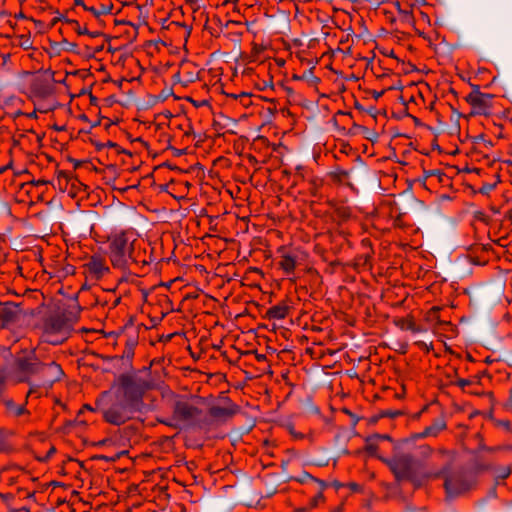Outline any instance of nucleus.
I'll return each instance as SVG.
<instances>
[{"label": "nucleus", "instance_id": "nucleus-1", "mask_svg": "<svg viewBox=\"0 0 512 512\" xmlns=\"http://www.w3.org/2000/svg\"><path fill=\"white\" fill-rule=\"evenodd\" d=\"M108 257L111 265L121 271L131 270L136 266H146L152 261L143 240L134 229L112 233L108 239Z\"/></svg>", "mask_w": 512, "mask_h": 512}, {"label": "nucleus", "instance_id": "nucleus-2", "mask_svg": "<svg viewBox=\"0 0 512 512\" xmlns=\"http://www.w3.org/2000/svg\"><path fill=\"white\" fill-rule=\"evenodd\" d=\"M14 370L18 382H30L37 375L47 388L64 377L61 365L55 361L44 362L37 349L22 350L14 361Z\"/></svg>", "mask_w": 512, "mask_h": 512}, {"label": "nucleus", "instance_id": "nucleus-3", "mask_svg": "<svg viewBox=\"0 0 512 512\" xmlns=\"http://www.w3.org/2000/svg\"><path fill=\"white\" fill-rule=\"evenodd\" d=\"M79 311V308L74 306L66 309L57 308L45 313L39 324L41 341L55 346L67 341L78 321Z\"/></svg>", "mask_w": 512, "mask_h": 512}, {"label": "nucleus", "instance_id": "nucleus-4", "mask_svg": "<svg viewBox=\"0 0 512 512\" xmlns=\"http://www.w3.org/2000/svg\"><path fill=\"white\" fill-rule=\"evenodd\" d=\"M148 388L149 384L146 380L135 375L122 374L112 384L109 391L102 393V398L96 401V405L99 407L104 398L113 395L116 399L123 400L137 411H141L143 396Z\"/></svg>", "mask_w": 512, "mask_h": 512}, {"label": "nucleus", "instance_id": "nucleus-5", "mask_svg": "<svg viewBox=\"0 0 512 512\" xmlns=\"http://www.w3.org/2000/svg\"><path fill=\"white\" fill-rule=\"evenodd\" d=\"M380 459L390 468L398 482L411 481L416 486H420L428 480L440 478L446 472V469H441L420 473V463L410 454H399L392 458L380 457Z\"/></svg>", "mask_w": 512, "mask_h": 512}, {"label": "nucleus", "instance_id": "nucleus-6", "mask_svg": "<svg viewBox=\"0 0 512 512\" xmlns=\"http://www.w3.org/2000/svg\"><path fill=\"white\" fill-rule=\"evenodd\" d=\"M200 414L201 410L197 406H194L188 400L178 399L174 402L172 415L160 420V423L171 428H180L182 424L191 423Z\"/></svg>", "mask_w": 512, "mask_h": 512}, {"label": "nucleus", "instance_id": "nucleus-7", "mask_svg": "<svg viewBox=\"0 0 512 512\" xmlns=\"http://www.w3.org/2000/svg\"><path fill=\"white\" fill-rule=\"evenodd\" d=\"M138 412L135 408L123 400H118L114 397L113 402L107 407L102 409L103 418L106 422L113 425H122L130 420L134 413Z\"/></svg>", "mask_w": 512, "mask_h": 512}, {"label": "nucleus", "instance_id": "nucleus-8", "mask_svg": "<svg viewBox=\"0 0 512 512\" xmlns=\"http://www.w3.org/2000/svg\"><path fill=\"white\" fill-rule=\"evenodd\" d=\"M465 99L471 107V115L490 116L493 114L495 95L481 92L479 86H474Z\"/></svg>", "mask_w": 512, "mask_h": 512}, {"label": "nucleus", "instance_id": "nucleus-9", "mask_svg": "<svg viewBox=\"0 0 512 512\" xmlns=\"http://www.w3.org/2000/svg\"><path fill=\"white\" fill-rule=\"evenodd\" d=\"M442 469H446V472L440 477L445 476L444 487L448 496L453 497L460 495L473 486V482L468 478L465 472L457 471L452 474H447L449 468L445 466Z\"/></svg>", "mask_w": 512, "mask_h": 512}, {"label": "nucleus", "instance_id": "nucleus-10", "mask_svg": "<svg viewBox=\"0 0 512 512\" xmlns=\"http://www.w3.org/2000/svg\"><path fill=\"white\" fill-rule=\"evenodd\" d=\"M86 278L92 281H98L110 273V268L106 259L101 254H93L83 264Z\"/></svg>", "mask_w": 512, "mask_h": 512}, {"label": "nucleus", "instance_id": "nucleus-11", "mask_svg": "<svg viewBox=\"0 0 512 512\" xmlns=\"http://www.w3.org/2000/svg\"><path fill=\"white\" fill-rule=\"evenodd\" d=\"M279 261L278 266L286 275L294 273L299 260V251L281 246L278 249Z\"/></svg>", "mask_w": 512, "mask_h": 512}, {"label": "nucleus", "instance_id": "nucleus-12", "mask_svg": "<svg viewBox=\"0 0 512 512\" xmlns=\"http://www.w3.org/2000/svg\"><path fill=\"white\" fill-rule=\"evenodd\" d=\"M30 98L43 100L53 94V85L44 78H35L29 86Z\"/></svg>", "mask_w": 512, "mask_h": 512}, {"label": "nucleus", "instance_id": "nucleus-13", "mask_svg": "<svg viewBox=\"0 0 512 512\" xmlns=\"http://www.w3.org/2000/svg\"><path fill=\"white\" fill-rule=\"evenodd\" d=\"M22 310L20 306L14 302H0V321L3 325H10L16 323Z\"/></svg>", "mask_w": 512, "mask_h": 512}, {"label": "nucleus", "instance_id": "nucleus-14", "mask_svg": "<svg viewBox=\"0 0 512 512\" xmlns=\"http://www.w3.org/2000/svg\"><path fill=\"white\" fill-rule=\"evenodd\" d=\"M238 412L239 406L232 403L229 399H227L224 406L215 405L209 408V415L216 420H227Z\"/></svg>", "mask_w": 512, "mask_h": 512}, {"label": "nucleus", "instance_id": "nucleus-15", "mask_svg": "<svg viewBox=\"0 0 512 512\" xmlns=\"http://www.w3.org/2000/svg\"><path fill=\"white\" fill-rule=\"evenodd\" d=\"M0 403L5 408V414L9 417H15L18 418L22 415H28L29 411L26 408V404H16L13 399L6 398L4 395L0 398Z\"/></svg>", "mask_w": 512, "mask_h": 512}, {"label": "nucleus", "instance_id": "nucleus-16", "mask_svg": "<svg viewBox=\"0 0 512 512\" xmlns=\"http://www.w3.org/2000/svg\"><path fill=\"white\" fill-rule=\"evenodd\" d=\"M447 428L446 421L443 417L437 418L433 423L427 426L422 432L416 433L412 436L413 439H420L425 437H436Z\"/></svg>", "mask_w": 512, "mask_h": 512}, {"label": "nucleus", "instance_id": "nucleus-17", "mask_svg": "<svg viewBox=\"0 0 512 512\" xmlns=\"http://www.w3.org/2000/svg\"><path fill=\"white\" fill-rule=\"evenodd\" d=\"M288 313L289 306L285 302H281L266 311V318L269 320H282L287 317Z\"/></svg>", "mask_w": 512, "mask_h": 512}, {"label": "nucleus", "instance_id": "nucleus-18", "mask_svg": "<svg viewBox=\"0 0 512 512\" xmlns=\"http://www.w3.org/2000/svg\"><path fill=\"white\" fill-rule=\"evenodd\" d=\"M14 433L12 430L0 429V453H9L13 450L11 438Z\"/></svg>", "mask_w": 512, "mask_h": 512}, {"label": "nucleus", "instance_id": "nucleus-19", "mask_svg": "<svg viewBox=\"0 0 512 512\" xmlns=\"http://www.w3.org/2000/svg\"><path fill=\"white\" fill-rule=\"evenodd\" d=\"M334 216L339 223H345L352 218V209L349 206L339 205L334 210Z\"/></svg>", "mask_w": 512, "mask_h": 512}, {"label": "nucleus", "instance_id": "nucleus-20", "mask_svg": "<svg viewBox=\"0 0 512 512\" xmlns=\"http://www.w3.org/2000/svg\"><path fill=\"white\" fill-rule=\"evenodd\" d=\"M29 384V390L27 392V395H26V398H25V403H27L28 401V398L31 397V396H35L36 398H39L41 395H42V389H46L48 390L49 388H47L45 385H43V381L39 378V383L36 384V383H32L31 381L30 382H27Z\"/></svg>", "mask_w": 512, "mask_h": 512}, {"label": "nucleus", "instance_id": "nucleus-21", "mask_svg": "<svg viewBox=\"0 0 512 512\" xmlns=\"http://www.w3.org/2000/svg\"><path fill=\"white\" fill-rule=\"evenodd\" d=\"M296 480L301 484L307 483L309 481L317 483L319 486H321V490H324L327 487V483L325 481L312 476L308 472H304L301 477L297 478Z\"/></svg>", "mask_w": 512, "mask_h": 512}, {"label": "nucleus", "instance_id": "nucleus-22", "mask_svg": "<svg viewBox=\"0 0 512 512\" xmlns=\"http://www.w3.org/2000/svg\"><path fill=\"white\" fill-rule=\"evenodd\" d=\"M400 20L405 24H413L414 17L412 15L411 9H402L399 2L396 3Z\"/></svg>", "mask_w": 512, "mask_h": 512}, {"label": "nucleus", "instance_id": "nucleus-23", "mask_svg": "<svg viewBox=\"0 0 512 512\" xmlns=\"http://www.w3.org/2000/svg\"><path fill=\"white\" fill-rule=\"evenodd\" d=\"M177 75L183 78L182 81L185 84L192 83L198 79V74L196 72L187 71V66H182L181 71Z\"/></svg>", "mask_w": 512, "mask_h": 512}, {"label": "nucleus", "instance_id": "nucleus-24", "mask_svg": "<svg viewBox=\"0 0 512 512\" xmlns=\"http://www.w3.org/2000/svg\"><path fill=\"white\" fill-rule=\"evenodd\" d=\"M16 45L24 50H29L33 48V41L30 35H19L16 37Z\"/></svg>", "mask_w": 512, "mask_h": 512}, {"label": "nucleus", "instance_id": "nucleus-25", "mask_svg": "<svg viewBox=\"0 0 512 512\" xmlns=\"http://www.w3.org/2000/svg\"><path fill=\"white\" fill-rule=\"evenodd\" d=\"M378 443L375 437L372 435L366 439V451L372 455H375L378 450Z\"/></svg>", "mask_w": 512, "mask_h": 512}, {"label": "nucleus", "instance_id": "nucleus-26", "mask_svg": "<svg viewBox=\"0 0 512 512\" xmlns=\"http://www.w3.org/2000/svg\"><path fill=\"white\" fill-rule=\"evenodd\" d=\"M231 97L234 99H238L240 103L245 107H248L252 103L251 94L246 92H242L240 94H231Z\"/></svg>", "mask_w": 512, "mask_h": 512}, {"label": "nucleus", "instance_id": "nucleus-27", "mask_svg": "<svg viewBox=\"0 0 512 512\" xmlns=\"http://www.w3.org/2000/svg\"><path fill=\"white\" fill-rule=\"evenodd\" d=\"M331 175L334 180H336L338 182H342L349 177L350 172L347 170H344L342 168H336L335 171H333Z\"/></svg>", "mask_w": 512, "mask_h": 512}, {"label": "nucleus", "instance_id": "nucleus-28", "mask_svg": "<svg viewBox=\"0 0 512 512\" xmlns=\"http://www.w3.org/2000/svg\"><path fill=\"white\" fill-rule=\"evenodd\" d=\"M134 356V349H133V345H130L128 347H126V349L124 350L122 356L118 357H114V359L116 360H126L128 363L131 362L132 358Z\"/></svg>", "mask_w": 512, "mask_h": 512}, {"label": "nucleus", "instance_id": "nucleus-29", "mask_svg": "<svg viewBox=\"0 0 512 512\" xmlns=\"http://www.w3.org/2000/svg\"><path fill=\"white\" fill-rule=\"evenodd\" d=\"M8 376L7 373L0 369V398L4 395L7 389Z\"/></svg>", "mask_w": 512, "mask_h": 512}, {"label": "nucleus", "instance_id": "nucleus-30", "mask_svg": "<svg viewBox=\"0 0 512 512\" xmlns=\"http://www.w3.org/2000/svg\"><path fill=\"white\" fill-rule=\"evenodd\" d=\"M401 329H407L412 331L413 333H419L421 330L419 327L416 326L415 322L412 320H409L401 325Z\"/></svg>", "mask_w": 512, "mask_h": 512}, {"label": "nucleus", "instance_id": "nucleus-31", "mask_svg": "<svg viewBox=\"0 0 512 512\" xmlns=\"http://www.w3.org/2000/svg\"><path fill=\"white\" fill-rule=\"evenodd\" d=\"M323 491L324 490H321V486H319L318 493L312 498V500L310 502V507L311 508L316 507L319 501H323L324 500Z\"/></svg>", "mask_w": 512, "mask_h": 512}, {"label": "nucleus", "instance_id": "nucleus-32", "mask_svg": "<svg viewBox=\"0 0 512 512\" xmlns=\"http://www.w3.org/2000/svg\"><path fill=\"white\" fill-rule=\"evenodd\" d=\"M420 455L423 458H428L432 455L433 449L428 445H423L419 447Z\"/></svg>", "mask_w": 512, "mask_h": 512}, {"label": "nucleus", "instance_id": "nucleus-33", "mask_svg": "<svg viewBox=\"0 0 512 512\" xmlns=\"http://www.w3.org/2000/svg\"><path fill=\"white\" fill-rule=\"evenodd\" d=\"M86 10L90 11L96 17H99L100 15L108 13V10L104 5H101L100 10H98L94 7L86 8Z\"/></svg>", "mask_w": 512, "mask_h": 512}, {"label": "nucleus", "instance_id": "nucleus-34", "mask_svg": "<svg viewBox=\"0 0 512 512\" xmlns=\"http://www.w3.org/2000/svg\"><path fill=\"white\" fill-rule=\"evenodd\" d=\"M495 185L494 184H484L480 189L479 192L483 195L489 194L493 189Z\"/></svg>", "mask_w": 512, "mask_h": 512}, {"label": "nucleus", "instance_id": "nucleus-35", "mask_svg": "<svg viewBox=\"0 0 512 512\" xmlns=\"http://www.w3.org/2000/svg\"><path fill=\"white\" fill-rule=\"evenodd\" d=\"M511 473L510 467H503L500 469L498 477L501 479H506Z\"/></svg>", "mask_w": 512, "mask_h": 512}, {"label": "nucleus", "instance_id": "nucleus-36", "mask_svg": "<svg viewBox=\"0 0 512 512\" xmlns=\"http://www.w3.org/2000/svg\"><path fill=\"white\" fill-rule=\"evenodd\" d=\"M472 382L469 379L460 378L456 381V385L460 388H465L466 386L470 385Z\"/></svg>", "mask_w": 512, "mask_h": 512}, {"label": "nucleus", "instance_id": "nucleus-37", "mask_svg": "<svg viewBox=\"0 0 512 512\" xmlns=\"http://www.w3.org/2000/svg\"><path fill=\"white\" fill-rule=\"evenodd\" d=\"M35 108L40 113H47V112L53 110L52 106H44V105H39V106H36Z\"/></svg>", "mask_w": 512, "mask_h": 512}, {"label": "nucleus", "instance_id": "nucleus-38", "mask_svg": "<svg viewBox=\"0 0 512 512\" xmlns=\"http://www.w3.org/2000/svg\"><path fill=\"white\" fill-rule=\"evenodd\" d=\"M377 441H384L388 440L391 441V437L387 434L381 435V434H375L373 435Z\"/></svg>", "mask_w": 512, "mask_h": 512}, {"label": "nucleus", "instance_id": "nucleus-39", "mask_svg": "<svg viewBox=\"0 0 512 512\" xmlns=\"http://www.w3.org/2000/svg\"><path fill=\"white\" fill-rule=\"evenodd\" d=\"M37 112L38 111L35 108L34 111H32L31 113H25L24 116H26L28 118L36 119L37 118Z\"/></svg>", "mask_w": 512, "mask_h": 512}, {"label": "nucleus", "instance_id": "nucleus-40", "mask_svg": "<svg viewBox=\"0 0 512 512\" xmlns=\"http://www.w3.org/2000/svg\"><path fill=\"white\" fill-rule=\"evenodd\" d=\"M12 162L10 161L6 165L0 166V174H3L6 170H8L11 167Z\"/></svg>", "mask_w": 512, "mask_h": 512}, {"label": "nucleus", "instance_id": "nucleus-41", "mask_svg": "<svg viewBox=\"0 0 512 512\" xmlns=\"http://www.w3.org/2000/svg\"><path fill=\"white\" fill-rule=\"evenodd\" d=\"M24 115H25V113H24V112H22L21 110H16L15 112H13V113L11 114L12 118H14V119H16V118H17V117H19V116H24Z\"/></svg>", "mask_w": 512, "mask_h": 512}, {"label": "nucleus", "instance_id": "nucleus-42", "mask_svg": "<svg viewBox=\"0 0 512 512\" xmlns=\"http://www.w3.org/2000/svg\"><path fill=\"white\" fill-rule=\"evenodd\" d=\"M33 183H34V185H36V186H40V185H45V184H47L48 182H47V181H45V180H37V181H34Z\"/></svg>", "mask_w": 512, "mask_h": 512}, {"label": "nucleus", "instance_id": "nucleus-43", "mask_svg": "<svg viewBox=\"0 0 512 512\" xmlns=\"http://www.w3.org/2000/svg\"><path fill=\"white\" fill-rule=\"evenodd\" d=\"M383 94H384V91L375 92V93H374V97H375V99H378V98H379V97H381Z\"/></svg>", "mask_w": 512, "mask_h": 512}, {"label": "nucleus", "instance_id": "nucleus-44", "mask_svg": "<svg viewBox=\"0 0 512 512\" xmlns=\"http://www.w3.org/2000/svg\"><path fill=\"white\" fill-rule=\"evenodd\" d=\"M508 405L510 407H512V389L510 390V396H509V399H508Z\"/></svg>", "mask_w": 512, "mask_h": 512}, {"label": "nucleus", "instance_id": "nucleus-45", "mask_svg": "<svg viewBox=\"0 0 512 512\" xmlns=\"http://www.w3.org/2000/svg\"><path fill=\"white\" fill-rule=\"evenodd\" d=\"M79 34H88V30L86 28L83 30H79Z\"/></svg>", "mask_w": 512, "mask_h": 512}, {"label": "nucleus", "instance_id": "nucleus-46", "mask_svg": "<svg viewBox=\"0 0 512 512\" xmlns=\"http://www.w3.org/2000/svg\"><path fill=\"white\" fill-rule=\"evenodd\" d=\"M400 413L398 411L389 413L390 416L395 417L396 415H399Z\"/></svg>", "mask_w": 512, "mask_h": 512}, {"label": "nucleus", "instance_id": "nucleus-47", "mask_svg": "<svg viewBox=\"0 0 512 512\" xmlns=\"http://www.w3.org/2000/svg\"><path fill=\"white\" fill-rule=\"evenodd\" d=\"M342 454L347 455V454H349V451L347 449H343Z\"/></svg>", "mask_w": 512, "mask_h": 512}, {"label": "nucleus", "instance_id": "nucleus-48", "mask_svg": "<svg viewBox=\"0 0 512 512\" xmlns=\"http://www.w3.org/2000/svg\"><path fill=\"white\" fill-rule=\"evenodd\" d=\"M84 408L88 409V410H92V407L88 404L84 405Z\"/></svg>", "mask_w": 512, "mask_h": 512}, {"label": "nucleus", "instance_id": "nucleus-49", "mask_svg": "<svg viewBox=\"0 0 512 512\" xmlns=\"http://www.w3.org/2000/svg\"><path fill=\"white\" fill-rule=\"evenodd\" d=\"M295 437H299V438H302V434H294Z\"/></svg>", "mask_w": 512, "mask_h": 512}, {"label": "nucleus", "instance_id": "nucleus-50", "mask_svg": "<svg viewBox=\"0 0 512 512\" xmlns=\"http://www.w3.org/2000/svg\"><path fill=\"white\" fill-rule=\"evenodd\" d=\"M0 497H2V495L0 494Z\"/></svg>", "mask_w": 512, "mask_h": 512}]
</instances>
